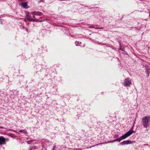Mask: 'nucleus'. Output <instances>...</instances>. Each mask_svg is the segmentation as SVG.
Wrapping results in <instances>:
<instances>
[{"instance_id": "f257e3e1", "label": "nucleus", "mask_w": 150, "mask_h": 150, "mask_svg": "<svg viewBox=\"0 0 150 150\" xmlns=\"http://www.w3.org/2000/svg\"><path fill=\"white\" fill-rule=\"evenodd\" d=\"M142 121V125L144 128L147 129L150 125V116H146L143 117Z\"/></svg>"}, {"instance_id": "f03ea898", "label": "nucleus", "mask_w": 150, "mask_h": 150, "mask_svg": "<svg viewBox=\"0 0 150 150\" xmlns=\"http://www.w3.org/2000/svg\"><path fill=\"white\" fill-rule=\"evenodd\" d=\"M134 131L133 130H130L126 133L124 135L121 136V138L122 139H125L127 137H129L134 132Z\"/></svg>"}, {"instance_id": "7ed1b4c3", "label": "nucleus", "mask_w": 150, "mask_h": 150, "mask_svg": "<svg viewBox=\"0 0 150 150\" xmlns=\"http://www.w3.org/2000/svg\"><path fill=\"white\" fill-rule=\"evenodd\" d=\"M131 84V81L128 78L125 79L124 81V82L123 83V85L125 87L129 86Z\"/></svg>"}, {"instance_id": "20e7f679", "label": "nucleus", "mask_w": 150, "mask_h": 150, "mask_svg": "<svg viewBox=\"0 0 150 150\" xmlns=\"http://www.w3.org/2000/svg\"><path fill=\"white\" fill-rule=\"evenodd\" d=\"M132 142L130 141L129 140L127 141H124L123 142L120 143V144L122 145H127L129 144H132Z\"/></svg>"}, {"instance_id": "39448f33", "label": "nucleus", "mask_w": 150, "mask_h": 150, "mask_svg": "<svg viewBox=\"0 0 150 150\" xmlns=\"http://www.w3.org/2000/svg\"><path fill=\"white\" fill-rule=\"evenodd\" d=\"M5 139L3 136L0 137V145L6 144Z\"/></svg>"}, {"instance_id": "423d86ee", "label": "nucleus", "mask_w": 150, "mask_h": 150, "mask_svg": "<svg viewBox=\"0 0 150 150\" xmlns=\"http://www.w3.org/2000/svg\"><path fill=\"white\" fill-rule=\"evenodd\" d=\"M21 6L24 8L27 9L28 8V6L27 2H25L22 3Z\"/></svg>"}, {"instance_id": "0eeeda50", "label": "nucleus", "mask_w": 150, "mask_h": 150, "mask_svg": "<svg viewBox=\"0 0 150 150\" xmlns=\"http://www.w3.org/2000/svg\"><path fill=\"white\" fill-rule=\"evenodd\" d=\"M29 13V12H26V16L25 18V20H27L28 21H29L30 18V16L28 15Z\"/></svg>"}, {"instance_id": "6e6552de", "label": "nucleus", "mask_w": 150, "mask_h": 150, "mask_svg": "<svg viewBox=\"0 0 150 150\" xmlns=\"http://www.w3.org/2000/svg\"><path fill=\"white\" fill-rule=\"evenodd\" d=\"M122 139V138H121V137H120L119 138H118L117 139H115V142L118 141L119 142H120L121 140H122V139Z\"/></svg>"}, {"instance_id": "1a4fd4ad", "label": "nucleus", "mask_w": 150, "mask_h": 150, "mask_svg": "<svg viewBox=\"0 0 150 150\" xmlns=\"http://www.w3.org/2000/svg\"><path fill=\"white\" fill-rule=\"evenodd\" d=\"M35 15H36V16H41L42 15V14L40 12H36Z\"/></svg>"}, {"instance_id": "9d476101", "label": "nucleus", "mask_w": 150, "mask_h": 150, "mask_svg": "<svg viewBox=\"0 0 150 150\" xmlns=\"http://www.w3.org/2000/svg\"><path fill=\"white\" fill-rule=\"evenodd\" d=\"M146 72L147 73V75L148 76H149V69H147L146 71Z\"/></svg>"}, {"instance_id": "9b49d317", "label": "nucleus", "mask_w": 150, "mask_h": 150, "mask_svg": "<svg viewBox=\"0 0 150 150\" xmlns=\"http://www.w3.org/2000/svg\"><path fill=\"white\" fill-rule=\"evenodd\" d=\"M53 146H54V147H53V149L52 150H56V144H54L53 145Z\"/></svg>"}, {"instance_id": "f8f14e48", "label": "nucleus", "mask_w": 150, "mask_h": 150, "mask_svg": "<svg viewBox=\"0 0 150 150\" xmlns=\"http://www.w3.org/2000/svg\"><path fill=\"white\" fill-rule=\"evenodd\" d=\"M22 132L24 133V134H26L27 133V130L25 129L23 130Z\"/></svg>"}, {"instance_id": "ddd939ff", "label": "nucleus", "mask_w": 150, "mask_h": 150, "mask_svg": "<svg viewBox=\"0 0 150 150\" xmlns=\"http://www.w3.org/2000/svg\"><path fill=\"white\" fill-rule=\"evenodd\" d=\"M35 21H36L34 19H33L32 18H30L29 21L34 22Z\"/></svg>"}, {"instance_id": "4468645a", "label": "nucleus", "mask_w": 150, "mask_h": 150, "mask_svg": "<svg viewBox=\"0 0 150 150\" xmlns=\"http://www.w3.org/2000/svg\"><path fill=\"white\" fill-rule=\"evenodd\" d=\"M96 29H103V27H101V28H95Z\"/></svg>"}, {"instance_id": "2eb2a0df", "label": "nucleus", "mask_w": 150, "mask_h": 150, "mask_svg": "<svg viewBox=\"0 0 150 150\" xmlns=\"http://www.w3.org/2000/svg\"><path fill=\"white\" fill-rule=\"evenodd\" d=\"M79 42L77 41H76L75 42V44L76 45H78L79 44Z\"/></svg>"}, {"instance_id": "dca6fc26", "label": "nucleus", "mask_w": 150, "mask_h": 150, "mask_svg": "<svg viewBox=\"0 0 150 150\" xmlns=\"http://www.w3.org/2000/svg\"><path fill=\"white\" fill-rule=\"evenodd\" d=\"M36 12H32L31 13V14L33 15H35V14L36 13Z\"/></svg>"}, {"instance_id": "f3484780", "label": "nucleus", "mask_w": 150, "mask_h": 150, "mask_svg": "<svg viewBox=\"0 0 150 150\" xmlns=\"http://www.w3.org/2000/svg\"><path fill=\"white\" fill-rule=\"evenodd\" d=\"M115 142V140H113L110 141V142H109V143H113V142Z\"/></svg>"}, {"instance_id": "a211bd4d", "label": "nucleus", "mask_w": 150, "mask_h": 150, "mask_svg": "<svg viewBox=\"0 0 150 150\" xmlns=\"http://www.w3.org/2000/svg\"><path fill=\"white\" fill-rule=\"evenodd\" d=\"M11 131H13V132H18H18H17L15 130H14L11 129Z\"/></svg>"}, {"instance_id": "6ab92c4d", "label": "nucleus", "mask_w": 150, "mask_h": 150, "mask_svg": "<svg viewBox=\"0 0 150 150\" xmlns=\"http://www.w3.org/2000/svg\"><path fill=\"white\" fill-rule=\"evenodd\" d=\"M23 132V130H20L18 132Z\"/></svg>"}, {"instance_id": "aec40b11", "label": "nucleus", "mask_w": 150, "mask_h": 150, "mask_svg": "<svg viewBox=\"0 0 150 150\" xmlns=\"http://www.w3.org/2000/svg\"><path fill=\"white\" fill-rule=\"evenodd\" d=\"M25 29V30L27 32L28 31V29L26 28H23Z\"/></svg>"}, {"instance_id": "412c9836", "label": "nucleus", "mask_w": 150, "mask_h": 150, "mask_svg": "<svg viewBox=\"0 0 150 150\" xmlns=\"http://www.w3.org/2000/svg\"><path fill=\"white\" fill-rule=\"evenodd\" d=\"M30 141H28V142H27V143H28V144H30Z\"/></svg>"}, {"instance_id": "4be33fe9", "label": "nucleus", "mask_w": 150, "mask_h": 150, "mask_svg": "<svg viewBox=\"0 0 150 150\" xmlns=\"http://www.w3.org/2000/svg\"><path fill=\"white\" fill-rule=\"evenodd\" d=\"M81 149L78 148V149H75V150H81Z\"/></svg>"}, {"instance_id": "5701e85b", "label": "nucleus", "mask_w": 150, "mask_h": 150, "mask_svg": "<svg viewBox=\"0 0 150 150\" xmlns=\"http://www.w3.org/2000/svg\"><path fill=\"white\" fill-rule=\"evenodd\" d=\"M35 15H33V17L34 18H35V19H36V18H35Z\"/></svg>"}, {"instance_id": "b1692460", "label": "nucleus", "mask_w": 150, "mask_h": 150, "mask_svg": "<svg viewBox=\"0 0 150 150\" xmlns=\"http://www.w3.org/2000/svg\"><path fill=\"white\" fill-rule=\"evenodd\" d=\"M3 128H4L3 127L0 126V129H3Z\"/></svg>"}, {"instance_id": "393cba45", "label": "nucleus", "mask_w": 150, "mask_h": 150, "mask_svg": "<svg viewBox=\"0 0 150 150\" xmlns=\"http://www.w3.org/2000/svg\"><path fill=\"white\" fill-rule=\"evenodd\" d=\"M144 145L148 146L149 144H144Z\"/></svg>"}, {"instance_id": "a878e982", "label": "nucleus", "mask_w": 150, "mask_h": 150, "mask_svg": "<svg viewBox=\"0 0 150 150\" xmlns=\"http://www.w3.org/2000/svg\"><path fill=\"white\" fill-rule=\"evenodd\" d=\"M90 27H91V28H94L93 26Z\"/></svg>"}, {"instance_id": "bb28decb", "label": "nucleus", "mask_w": 150, "mask_h": 150, "mask_svg": "<svg viewBox=\"0 0 150 150\" xmlns=\"http://www.w3.org/2000/svg\"><path fill=\"white\" fill-rule=\"evenodd\" d=\"M149 16L150 17V12H149Z\"/></svg>"}, {"instance_id": "cd10ccee", "label": "nucleus", "mask_w": 150, "mask_h": 150, "mask_svg": "<svg viewBox=\"0 0 150 150\" xmlns=\"http://www.w3.org/2000/svg\"><path fill=\"white\" fill-rule=\"evenodd\" d=\"M42 0H40L39 1V2H41V1H42Z\"/></svg>"}, {"instance_id": "c85d7f7f", "label": "nucleus", "mask_w": 150, "mask_h": 150, "mask_svg": "<svg viewBox=\"0 0 150 150\" xmlns=\"http://www.w3.org/2000/svg\"><path fill=\"white\" fill-rule=\"evenodd\" d=\"M80 44H81V42H80Z\"/></svg>"}]
</instances>
